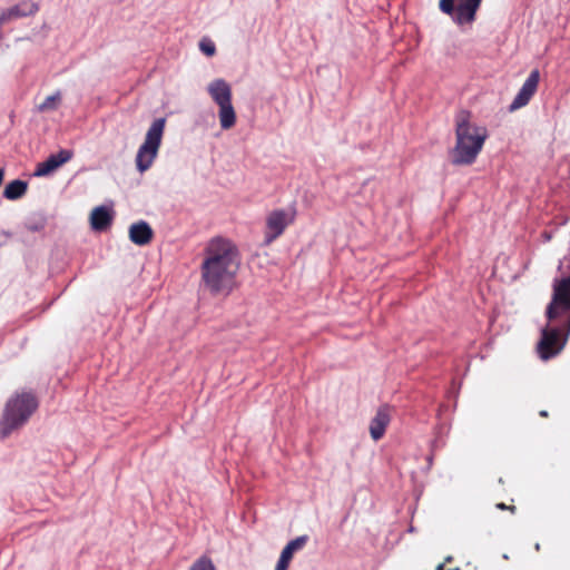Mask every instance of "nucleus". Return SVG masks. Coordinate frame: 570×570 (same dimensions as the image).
I'll return each mask as SVG.
<instances>
[{"label": "nucleus", "instance_id": "8", "mask_svg": "<svg viewBox=\"0 0 570 570\" xmlns=\"http://www.w3.org/2000/svg\"><path fill=\"white\" fill-rule=\"evenodd\" d=\"M482 0H440V10L459 24H471Z\"/></svg>", "mask_w": 570, "mask_h": 570}, {"label": "nucleus", "instance_id": "21", "mask_svg": "<svg viewBox=\"0 0 570 570\" xmlns=\"http://www.w3.org/2000/svg\"><path fill=\"white\" fill-rule=\"evenodd\" d=\"M497 508L500 510H510L511 512H514V510H515L514 505H507L504 503H498Z\"/></svg>", "mask_w": 570, "mask_h": 570}, {"label": "nucleus", "instance_id": "14", "mask_svg": "<svg viewBox=\"0 0 570 570\" xmlns=\"http://www.w3.org/2000/svg\"><path fill=\"white\" fill-rule=\"evenodd\" d=\"M154 232L145 220L134 223L129 227V239L138 246H145L153 239Z\"/></svg>", "mask_w": 570, "mask_h": 570}, {"label": "nucleus", "instance_id": "2", "mask_svg": "<svg viewBox=\"0 0 570 570\" xmlns=\"http://www.w3.org/2000/svg\"><path fill=\"white\" fill-rule=\"evenodd\" d=\"M488 129L471 121V114L461 110L455 117L456 142L452 150L454 165H471L488 139Z\"/></svg>", "mask_w": 570, "mask_h": 570}, {"label": "nucleus", "instance_id": "22", "mask_svg": "<svg viewBox=\"0 0 570 570\" xmlns=\"http://www.w3.org/2000/svg\"><path fill=\"white\" fill-rule=\"evenodd\" d=\"M540 416L542 417H547L548 416V412L547 411H540Z\"/></svg>", "mask_w": 570, "mask_h": 570}, {"label": "nucleus", "instance_id": "20", "mask_svg": "<svg viewBox=\"0 0 570 570\" xmlns=\"http://www.w3.org/2000/svg\"><path fill=\"white\" fill-rule=\"evenodd\" d=\"M199 49L204 55L208 57L214 56L216 52L215 43L210 39L206 38L199 42Z\"/></svg>", "mask_w": 570, "mask_h": 570}, {"label": "nucleus", "instance_id": "1", "mask_svg": "<svg viewBox=\"0 0 570 570\" xmlns=\"http://www.w3.org/2000/svg\"><path fill=\"white\" fill-rule=\"evenodd\" d=\"M200 265L202 282L213 294H228L235 285L239 268L237 247L223 237L210 239Z\"/></svg>", "mask_w": 570, "mask_h": 570}, {"label": "nucleus", "instance_id": "11", "mask_svg": "<svg viewBox=\"0 0 570 570\" xmlns=\"http://www.w3.org/2000/svg\"><path fill=\"white\" fill-rule=\"evenodd\" d=\"M71 157L72 153L68 149H61L59 153L50 155L45 161L37 165L35 176L43 177L50 175L60 166L70 160Z\"/></svg>", "mask_w": 570, "mask_h": 570}, {"label": "nucleus", "instance_id": "4", "mask_svg": "<svg viewBox=\"0 0 570 570\" xmlns=\"http://www.w3.org/2000/svg\"><path fill=\"white\" fill-rule=\"evenodd\" d=\"M37 407L38 402L31 393H21L9 399L0 420V436L6 439L24 425Z\"/></svg>", "mask_w": 570, "mask_h": 570}, {"label": "nucleus", "instance_id": "15", "mask_svg": "<svg viewBox=\"0 0 570 570\" xmlns=\"http://www.w3.org/2000/svg\"><path fill=\"white\" fill-rule=\"evenodd\" d=\"M112 220L110 210L105 206L96 207L90 215V225L94 230L107 229Z\"/></svg>", "mask_w": 570, "mask_h": 570}, {"label": "nucleus", "instance_id": "9", "mask_svg": "<svg viewBox=\"0 0 570 570\" xmlns=\"http://www.w3.org/2000/svg\"><path fill=\"white\" fill-rule=\"evenodd\" d=\"M295 209H275L266 217L265 244H271L278 238L287 226L295 220Z\"/></svg>", "mask_w": 570, "mask_h": 570}, {"label": "nucleus", "instance_id": "16", "mask_svg": "<svg viewBox=\"0 0 570 570\" xmlns=\"http://www.w3.org/2000/svg\"><path fill=\"white\" fill-rule=\"evenodd\" d=\"M8 9L10 10L11 17L16 20L35 16L39 11V4L31 0H23Z\"/></svg>", "mask_w": 570, "mask_h": 570}, {"label": "nucleus", "instance_id": "3", "mask_svg": "<svg viewBox=\"0 0 570 570\" xmlns=\"http://www.w3.org/2000/svg\"><path fill=\"white\" fill-rule=\"evenodd\" d=\"M570 335V309L563 312L541 330L537 352L541 360L548 361L557 356L566 346Z\"/></svg>", "mask_w": 570, "mask_h": 570}, {"label": "nucleus", "instance_id": "13", "mask_svg": "<svg viewBox=\"0 0 570 570\" xmlns=\"http://www.w3.org/2000/svg\"><path fill=\"white\" fill-rule=\"evenodd\" d=\"M307 541L308 537L305 534L291 540L282 550L275 570H287L293 554L303 549Z\"/></svg>", "mask_w": 570, "mask_h": 570}, {"label": "nucleus", "instance_id": "7", "mask_svg": "<svg viewBox=\"0 0 570 570\" xmlns=\"http://www.w3.org/2000/svg\"><path fill=\"white\" fill-rule=\"evenodd\" d=\"M558 272L570 273V261L564 257L560 259ZM552 298L547 306L546 316L553 321L566 311H570V275L553 281Z\"/></svg>", "mask_w": 570, "mask_h": 570}, {"label": "nucleus", "instance_id": "18", "mask_svg": "<svg viewBox=\"0 0 570 570\" xmlns=\"http://www.w3.org/2000/svg\"><path fill=\"white\" fill-rule=\"evenodd\" d=\"M61 102V92L56 91L53 95L48 96L43 102L37 106L39 112L56 110Z\"/></svg>", "mask_w": 570, "mask_h": 570}, {"label": "nucleus", "instance_id": "5", "mask_svg": "<svg viewBox=\"0 0 570 570\" xmlns=\"http://www.w3.org/2000/svg\"><path fill=\"white\" fill-rule=\"evenodd\" d=\"M213 101L218 106V119L223 130H229L236 125L237 116L233 106L230 85L223 78L214 79L207 86Z\"/></svg>", "mask_w": 570, "mask_h": 570}, {"label": "nucleus", "instance_id": "23", "mask_svg": "<svg viewBox=\"0 0 570 570\" xmlns=\"http://www.w3.org/2000/svg\"><path fill=\"white\" fill-rule=\"evenodd\" d=\"M442 569H443V564H440V566L438 567V570H442Z\"/></svg>", "mask_w": 570, "mask_h": 570}, {"label": "nucleus", "instance_id": "17", "mask_svg": "<svg viewBox=\"0 0 570 570\" xmlns=\"http://www.w3.org/2000/svg\"><path fill=\"white\" fill-rule=\"evenodd\" d=\"M28 189V184L24 180L16 179L10 181L3 190V197L10 200L21 198Z\"/></svg>", "mask_w": 570, "mask_h": 570}, {"label": "nucleus", "instance_id": "10", "mask_svg": "<svg viewBox=\"0 0 570 570\" xmlns=\"http://www.w3.org/2000/svg\"><path fill=\"white\" fill-rule=\"evenodd\" d=\"M540 81V71L538 69H533L525 81L523 82L522 87L520 88L519 92L514 97L513 101L511 102L509 109L511 111L520 109L529 104L532 96L535 94L538 89V85Z\"/></svg>", "mask_w": 570, "mask_h": 570}, {"label": "nucleus", "instance_id": "19", "mask_svg": "<svg viewBox=\"0 0 570 570\" xmlns=\"http://www.w3.org/2000/svg\"><path fill=\"white\" fill-rule=\"evenodd\" d=\"M189 570H216V567L209 557L202 556L190 566Z\"/></svg>", "mask_w": 570, "mask_h": 570}, {"label": "nucleus", "instance_id": "12", "mask_svg": "<svg viewBox=\"0 0 570 570\" xmlns=\"http://www.w3.org/2000/svg\"><path fill=\"white\" fill-rule=\"evenodd\" d=\"M391 413L392 409L386 404L377 409L370 423V434L374 441H379L384 436L386 428L391 422Z\"/></svg>", "mask_w": 570, "mask_h": 570}, {"label": "nucleus", "instance_id": "6", "mask_svg": "<svg viewBox=\"0 0 570 570\" xmlns=\"http://www.w3.org/2000/svg\"><path fill=\"white\" fill-rule=\"evenodd\" d=\"M165 125V118H158L155 119L148 128L145 140L138 148L135 159L136 167L139 173H145L154 164L161 145Z\"/></svg>", "mask_w": 570, "mask_h": 570}]
</instances>
